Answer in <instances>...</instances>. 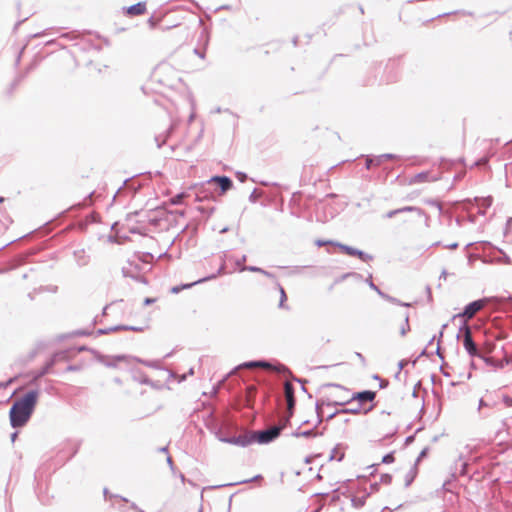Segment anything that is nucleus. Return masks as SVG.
Wrapping results in <instances>:
<instances>
[{"mask_svg":"<svg viewBox=\"0 0 512 512\" xmlns=\"http://www.w3.org/2000/svg\"><path fill=\"white\" fill-rule=\"evenodd\" d=\"M126 359H127L126 356L119 355V356L114 357L113 361L112 362H108L106 365L108 367H116L117 366V364H116L117 361H122V360H126Z\"/></svg>","mask_w":512,"mask_h":512,"instance_id":"33","label":"nucleus"},{"mask_svg":"<svg viewBox=\"0 0 512 512\" xmlns=\"http://www.w3.org/2000/svg\"><path fill=\"white\" fill-rule=\"evenodd\" d=\"M460 333H462L463 347L470 357L481 359L489 367H496L495 360L488 356L491 350L484 351L478 347L472 338L471 328L466 322L460 327Z\"/></svg>","mask_w":512,"mask_h":512,"instance_id":"3","label":"nucleus"},{"mask_svg":"<svg viewBox=\"0 0 512 512\" xmlns=\"http://www.w3.org/2000/svg\"><path fill=\"white\" fill-rule=\"evenodd\" d=\"M240 271H250V272H257L260 273L262 271V268L256 267V266H243Z\"/></svg>","mask_w":512,"mask_h":512,"instance_id":"35","label":"nucleus"},{"mask_svg":"<svg viewBox=\"0 0 512 512\" xmlns=\"http://www.w3.org/2000/svg\"><path fill=\"white\" fill-rule=\"evenodd\" d=\"M186 197V194L184 192L179 193L171 198V203L173 205H180L183 203V199Z\"/></svg>","mask_w":512,"mask_h":512,"instance_id":"28","label":"nucleus"},{"mask_svg":"<svg viewBox=\"0 0 512 512\" xmlns=\"http://www.w3.org/2000/svg\"><path fill=\"white\" fill-rule=\"evenodd\" d=\"M429 173L428 172H421L414 176L413 182L414 183H422L425 181H428Z\"/></svg>","mask_w":512,"mask_h":512,"instance_id":"27","label":"nucleus"},{"mask_svg":"<svg viewBox=\"0 0 512 512\" xmlns=\"http://www.w3.org/2000/svg\"><path fill=\"white\" fill-rule=\"evenodd\" d=\"M475 205L478 208V213L481 215L486 214V210L491 206L492 204V198H475L474 199Z\"/></svg>","mask_w":512,"mask_h":512,"instance_id":"13","label":"nucleus"},{"mask_svg":"<svg viewBox=\"0 0 512 512\" xmlns=\"http://www.w3.org/2000/svg\"><path fill=\"white\" fill-rule=\"evenodd\" d=\"M503 403L507 407H511L512 406V397H510V396H503Z\"/></svg>","mask_w":512,"mask_h":512,"instance_id":"49","label":"nucleus"},{"mask_svg":"<svg viewBox=\"0 0 512 512\" xmlns=\"http://www.w3.org/2000/svg\"><path fill=\"white\" fill-rule=\"evenodd\" d=\"M127 187H128L127 180H125L123 183V186L118 188L117 192L115 193V195L113 197V200H115L118 195H120L122 192H124Z\"/></svg>","mask_w":512,"mask_h":512,"instance_id":"43","label":"nucleus"},{"mask_svg":"<svg viewBox=\"0 0 512 512\" xmlns=\"http://www.w3.org/2000/svg\"><path fill=\"white\" fill-rule=\"evenodd\" d=\"M219 440L224 443L237 445L240 447H247L255 442V437L251 434H241L233 437H219Z\"/></svg>","mask_w":512,"mask_h":512,"instance_id":"5","label":"nucleus"},{"mask_svg":"<svg viewBox=\"0 0 512 512\" xmlns=\"http://www.w3.org/2000/svg\"><path fill=\"white\" fill-rule=\"evenodd\" d=\"M170 119H171V123H170L169 128L166 129L163 133H159L155 136V142H156L158 148L162 147V145H164L166 143L167 139L169 138V136L171 135V133L173 132V130L175 129V127L178 124V119H176L172 116H170Z\"/></svg>","mask_w":512,"mask_h":512,"instance_id":"9","label":"nucleus"},{"mask_svg":"<svg viewBox=\"0 0 512 512\" xmlns=\"http://www.w3.org/2000/svg\"><path fill=\"white\" fill-rule=\"evenodd\" d=\"M39 392L31 390L17 399L10 408V424L13 428L24 426L30 419L38 399Z\"/></svg>","mask_w":512,"mask_h":512,"instance_id":"1","label":"nucleus"},{"mask_svg":"<svg viewBox=\"0 0 512 512\" xmlns=\"http://www.w3.org/2000/svg\"><path fill=\"white\" fill-rule=\"evenodd\" d=\"M487 303V299H479L469 303L463 310L462 313L458 314L457 317H464L467 319H471L475 316V314L480 311L485 304Z\"/></svg>","mask_w":512,"mask_h":512,"instance_id":"6","label":"nucleus"},{"mask_svg":"<svg viewBox=\"0 0 512 512\" xmlns=\"http://www.w3.org/2000/svg\"><path fill=\"white\" fill-rule=\"evenodd\" d=\"M397 156L395 154L386 153L382 155H378L375 157V165L379 166L382 164L383 161L390 160V159H396Z\"/></svg>","mask_w":512,"mask_h":512,"instance_id":"22","label":"nucleus"},{"mask_svg":"<svg viewBox=\"0 0 512 512\" xmlns=\"http://www.w3.org/2000/svg\"><path fill=\"white\" fill-rule=\"evenodd\" d=\"M361 411H362V407L360 406V404L356 403V405H354L350 408H343V409L332 411V413L328 415V419H332L336 415H339V414H348V413L359 414Z\"/></svg>","mask_w":512,"mask_h":512,"instance_id":"14","label":"nucleus"},{"mask_svg":"<svg viewBox=\"0 0 512 512\" xmlns=\"http://www.w3.org/2000/svg\"><path fill=\"white\" fill-rule=\"evenodd\" d=\"M397 214H400L399 212V208L398 209H394V210H391L389 212L386 213L385 217L386 218H393L394 216H396Z\"/></svg>","mask_w":512,"mask_h":512,"instance_id":"47","label":"nucleus"},{"mask_svg":"<svg viewBox=\"0 0 512 512\" xmlns=\"http://www.w3.org/2000/svg\"><path fill=\"white\" fill-rule=\"evenodd\" d=\"M275 370L278 371V372L285 371L286 367L283 366V365H280L278 368H275Z\"/></svg>","mask_w":512,"mask_h":512,"instance_id":"61","label":"nucleus"},{"mask_svg":"<svg viewBox=\"0 0 512 512\" xmlns=\"http://www.w3.org/2000/svg\"><path fill=\"white\" fill-rule=\"evenodd\" d=\"M253 367H261V368H266V369H271L272 368L270 363H268L266 361H263V360H259V361L245 362V363L239 365L236 369H240V368H253Z\"/></svg>","mask_w":512,"mask_h":512,"instance_id":"15","label":"nucleus"},{"mask_svg":"<svg viewBox=\"0 0 512 512\" xmlns=\"http://www.w3.org/2000/svg\"><path fill=\"white\" fill-rule=\"evenodd\" d=\"M260 273L263 274L264 276L276 281L275 276L271 272L262 269V271Z\"/></svg>","mask_w":512,"mask_h":512,"instance_id":"51","label":"nucleus"},{"mask_svg":"<svg viewBox=\"0 0 512 512\" xmlns=\"http://www.w3.org/2000/svg\"><path fill=\"white\" fill-rule=\"evenodd\" d=\"M344 457L343 453H338V449L334 448L330 455V460L336 459L337 461H341Z\"/></svg>","mask_w":512,"mask_h":512,"instance_id":"31","label":"nucleus"},{"mask_svg":"<svg viewBox=\"0 0 512 512\" xmlns=\"http://www.w3.org/2000/svg\"><path fill=\"white\" fill-rule=\"evenodd\" d=\"M394 460H395V458H394L393 453H388L385 456H383L382 463L389 464V463L394 462Z\"/></svg>","mask_w":512,"mask_h":512,"instance_id":"36","label":"nucleus"},{"mask_svg":"<svg viewBox=\"0 0 512 512\" xmlns=\"http://www.w3.org/2000/svg\"><path fill=\"white\" fill-rule=\"evenodd\" d=\"M74 261L76 262L78 267H84L88 265L90 261V256L85 251V249H77L73 252Z\"/></svg>","mask_w":512,"mask_h":512,"instance_id":"12","label":"nucleus"},{"mask_svg":"<svg viewBox=\"0 0 512 512\" xmlns=\"http://www.w3.org/2000/svg\"><path fill=\"white\" fill-rule=\"evenodd\" d=\"M488 404L483 400V399H480L479 400V405H478V410L480 411L483 407H487Z\"/></svg>","mask_w":512,"mask_h":512,"instance_id":"53","label":"nucleus"},{"mask_svg":"<svg viewBox=\"0 0 512 512\" xmlns=\"http://www.w3.org/2000/svg\"><path fill=\"white\" fill-rule=\"evenodd\" d=\"M414 441V436H408L405 440L406 444L412 443Z\"/></svg>","mask_w":512,"mask_h":512,"instance_id":"58","label":"nucleus"},{"mask_svg":"<svg viewBox=\"0 0 512 512\" xmlns=\"http://www.w3.org/2000/svg\"><path fill=\"white\" fill-rule=\"evenodd\" d=\"M246 259V255H243L241 258L237 259L235 263L241 269L244 266L243 264L246 262Z\"/></svg>","mask_w":512,"mask_h":512,"instance_id":"46","label":"nucleus"},{"mask_svg":"<svg viewBox=\"0 0 512 512\" xmlns=\"http://www.w3.org/2000/svg\"><path fill=\"white\" fill-rule=\"evenodd\" d=\"M76 370H77L76 366L70 365V366L67 367V371H76Z\"/></svg>","mask_w":512,"mask_h":512,"instance_id":"63","label":"nucleus"},{"mask_svg":"<svg viewBox=\"0 0 512 512\" xmlns=\"http://www.w3.org/2000/svg\"><path fill=\"white\" fill-rule=\"evenodd\" d=\"M214 183L219 185L222 192H226L233 185L232 180L227 176H213L207 181L208 185H212Z\"/></svg>","mask_w":512,"mask_h":512,"instance_id":"11","label":"nucleus"},{"mask_svg":"<svg viewBox=\"0 0 512 512\" xmlns=\"http://www.w3.org/2000/svg\"><path fill=\"white\" fill-rule=\"evenodd\" d=\"M417 474L418 466H416V464H413V466L410 467L409 471L405 475V487H409L413 483Z\"/></svg>","mask_w":512,"mask_h":512,"instance_id":"18","label":"nucleus"},{"mask_svg":"<svg viewBox=\"0 0 512 512\" xmlns=\"http://www.w3.org/2000/svg\"><path fill=\"white\" fill-rule=\"evenodd\" d=\"M77 334H78V335H81V336H86V335H89V334H90V332H87V331H84V330H83V331H78V332H77Z\"/></svg>","mask_w":512,"mask_h":512,"instance_id":"60","label":"nucleus"},{"mask_svg":"<svg viewBox=\"0 0 512 512\" xmlns=\"http://www.w3.org/2000/svg\"><path fill=\"white\" fill-rule=\"evenodd\" d=\"M375 396H376L375 392L370 391V390H365L362 392L351 394L350 400H352V402L357 401V404H360V406L362 407V405L364 403L372 402L375 399Z\"/></svg>","mask_w":512,"mask_h":512,"instance_id":"10","label":"nucleus"},{"mask_svg":"<svg viewBox=\"0 0 512 512\" xmlns=\"http://www.w3.org/2000/svg\"><path fill=\"white\" fill-rule=\"evenodd\" d=\"M120 330H129V331L141 332V331H143V328L142 327H138V326L120 325Z\"/></svg>","mask_w":512,"mask_h":512,"instance_id":"34","label":"nucleus"},{"mask_svg":"<svg viewBox=\"0 0 512 512\" xmlns=\"http://www.w3.org/2000/svg\"><path fill=\"white\" fill-rule=\"evenodd\" d=\"M53 364H54L53 360H51L49 363H47V365L39 373V376H43L46 373H48L49 369L53 366Z\"/></svg>","mask_w":512,"mask_h":512,"instance_id":"41","label":"nucleus"},{"mask_svg":"<svg viewBox=\"0 0 512 512\" xmlns=\"http://www.w3.org/2000/svg\"><path fill=\"white\" fill-rule=\"evenodd\" d=\"M427 452H428V448H424L420 452L419 456L417 457V459H416V461L414 463V464H416V466H418V463L421 461V459L424 458L427 455Z\"/></svg>","mask_w":512,"mask_h":512,"instance_id":"42","label":"nucleus"},{"mask_svg":"<svg viewBox=\"0 0 512 512\" xmlns=\"http://www.w3.org/2000/svg\"><path fill=\"white\" fill-rule=\"evenodd\" d=\"M356 356L358 357V359H360L362 362L365 361V358L363 357V355L361 353H356Z\"/></svg>","mask_w":512,"mask_h":512,"instance_id":"62","label":"nucleus"},{"mask_svg":"<svg viewBox=\"0 0 512 512\" xmlns=\"http://www.w3.org/2000/svg\"><path fill=\"white\" fill-rule=\"evenodd\" d=\"M372 165H375V158L367 157L366 158V168L370 169Z\"/></svg>","mask_w":512,"mask_h":512,"instance_id":"48","label":"nucleus"},{"mask_svg":"<svg viewBox=\"0 0 512 512\" xmlns=\"http://www.w3.org/2000/svg\"><path fill=\"white\" fill-rule=\"evenodd\" d=\"M446 276H447V272H446V270H443L441 272L440 278L446 279Z\"/></svg>","mask_w":512,"mask_h":512,"instance_id":"64","label":"nucleus"},{"mask_svg":"<svg viewBox=\"0 0 512 512\" xmlns=\"http://www.w3.org/2000/svg\"><path fill=\"white\" fill-rule=\"evenodd\" d=\"M329 387L333 388L330 396L327 399H321L316 403V413L319 418V422L322 421V417L325 414L324 407L332 406H345L346 404H352L351 393L348 389L338 384H329Z\"/></svg>","mask_w":512,"mask_h":512,"instance_id":"2","label":"nucleus"},{"mask_svg":"<svg viewBox=\"0 0 512 512\" xmlns=\"http://www.w3.org/2000/svg\"><path fill=\"white\" fill-rule=\"evenodd\" d=\"M146 11L145 2H138L134 5H131L127 8V13L130 15H142Z\"/></svg>","mask_w":512,"mask_h":512,"instance_id":"16","label":"nucleus"},{"mask_svg":"<svg viewBox=\"0 0 512 512\" xmlns=\"http://www.w3.org/2000/svg\"><path fill=\"white\" fill-rule=\"evenodd\" d=\"M281 433V427L271 426L265 430L255 431L252 436L255 437V442L260 444H268L275 440Z\"/></svg>","mask_w":512,"mask_h":512,"instance_id":"4","label":"nucleus"},{"mask_svg":"<svg viewBox=\"0 0 512 512\" xmlns=\"http://www.w3.org/2000/svg\"><path fill=\"white\" fill-rule=\"evenodd\" d=\"M334 246L338 247L342 252L346 253L347 254V251L349 250V247L348 245H345V244H342V243H339V242H334Z\"/></svg>","mask_w":512,"mask_h":512,"instance_id":"40","label":"nucleus"},{"mask_svg":"<svg viewBox=\"0 0 512 512\" xmlns=\"http://www.w3.org/2000/svg\"><path fill=\"white\" fill-rule=\"evenodd\" d=\"M293 437H305V438H309V437H312V436H315L316 433L314 432L313 429H310V430H306V431H299V430H296L294 432H292L291 434Z\"/></svg>","mask_w":512,"mask_h":512,"instance_id":"24","label":"nucleus"},{"mask_svg":"<svg viewBox=\"0 0 512 512\" xmlns=\"http://www.w3.org/2000/svg\"><path fill=\"white\" fill-rule=\"evenodd\" d=\"M153 302H155V299H153V298H146V299L144 300V305H150V304H152Z\"/></svg>","mask_w":512,"mask_h":512,"instance_id":"56","label":"nucleus"},{"mask_svg":"<svg viewBox=\"0 0 512 512\" xmlns=\"http://www.w3.org/2000/svg\"><path fill=\"white\" fill-rule=\"evenodd\" d=\"M350 276H353V277H360V275H359V274H357V273H353V272H350V273H346V274L342 275V276H341V278H340V281H343V280L347 279V278H348V277H350Z\"/></svg>","mask_w":512,"mask_h":512,"instance_id":"50","label":"nucleus"},{"mask_svg":"<svg viewBox=\"0 0 512 512\" xmlns=\"http://www.w3.org/2000/svg\"><path fill=\"white\" fill-rule=\"evenodd\" d=\"M367 283H368L369 287H370L371 289H373L374 291H376V292H377V294H378L379 296H380V293H383V291H382V290H380V289H379V287H378V286H376V285L373 283V281L371 280V276L369 277V279H367Z\"/></svg>","mask_w":512,"mask_h":512,"instance_id":"38","label":"nucleus"},{"mask_svg":"<svg viewBox=\"0 0 512 512\" xmlns=\"http://www.w3.org/2000/svg\"><path fill=\"white\" fill-rule=\"evenodd\" d=\"M138 361L141 362L142 364L148 366V367H152V368H158L159 367L158 361H143V360H138Z\"/></svg>","mask_w":512,"mask_h":512,"instance_id":"39","label":"nucleus"},{"mask_svg":"<svg viewBox=\"0 0 512 512\" xmlns=\"http://www.w3.org/2000/svg\"><path fill=\"white\" fill-rule=\"evenodd\" d=\"M399 212H400V214L405 213V212H416L419 216L424 215V211L421 208L416 207V206H405V207L399 208Z\"/></svg>","mask_w":512,"mask_h":512,"instance_id":"25","label":"nucleus"},{"mask_svg":"<svg viewBox=\"0 0 512 512\" xmlns=\"http://www.w3.org/2000/svg\"><path fill=\"white\" fill-rule=\"evenodd\" d=\"M261 478H262V476H261V475H256V476H254V477H253V478H251V479H246V480L238 481L236 484H245V483H250V482H252V481H256V480H259V479H261Z\"/></svg>","mask_w":512,"mask_h":512,"instance_id":"44","label":"nucleus"},{"mask_svg":"<svg viewBox=\"0 0 512 512\" xmlns=\"http://www.w3.org/2000/svg\"><path fill=\"white\" fill-rule=\"evenodd\" d=\"M446 248L448 249H456L458 247V243L457 242H454V243H451L447 246H445Z\"/></svg>","mask_w":512,"mask_h":512,"instance_id":"57","label":"nucleus"},{"mask_svg":"<svg viewBox=\"0 0 512 512\" xmlns=\"http://www.w3.org/2000/svg\"><path fill=\"white\" fill-rule=\"evenodd\" d=\"M401 317L403 318L404 324L400 328V334L401 336H405L410 331V325H409V313L404 312L401 314Z\"/></svg>","mask_w":512,"mask_h":512,"instance_id":"20","label":"nucleus"},{"mask_svg":"<svg viewBox=\"0 0 512 512\" xmlns=\"http://www.w3.org/2000/svg\"><path fill=\"white\" fill-rule=\"evenodd\" d=\"M118 330H120V325L112 326V327L105 328V329H98L97 330V335L109 334L111 332H115V331H118Z\"/></svg>","mask_w":512,"mask_h":512,"instance_id":"29","label":"nucleus"},{"mask_svg":"<svg viewBox=\"0 0 512 512\" xmlns=\"http://www.w3.org/2000/svg\"><path fill=\"white\" fill-rule=\"evenodd\" d=\"M276 286H277V288L279 290V293H280L279 307L282 308V309L287 308L285 306V302L287 300V296H286L285 290L277 281H276Z\"/></svg>","mask_w":512,"mask_h":512,"instance_id":"23","label":"nucleus"},{"mask_svg":"<svg viewBox=\"0 0 512 512\" xmlns=\"http://www.w3.org/2000/svg\"><path fill=\"white\" fill-rule=\"evenodd\" d=\"M503 262L505 264H511L512 263L510 257L508 255H506V254L503 255Z\"/></svg>","mask_w":512,"mask_h":512,"instance_id":"54","label":"nucleus"},{"mask_svg":"<svg viewBox=\"0 0 512 512\" xmlns=\"http://www.w3.org/2000/svg\"><path fill=\"white\" fill-rule=\"evenodd\" d=\"M380 482L383 484H390L392 482V476L390 474H382Z\"/></svg>","mask_w":512,"mask_h":512,"instance_id":"37","label":"nucleus"},{"mask_svg":"<svg viewBox=\"0 0 512 512\" xmlns=\"http://www.w3.org/2000/svg\"><path fill=\"white\" fill-rule=\"evenodd\" d=\"M255 193H256V189L252 192V194L250 195V201L254 202L256 201V196H255Z\"/></svg>","mask_w":512,"mask_h":512,"instance_id":"59","label":"nucleus"},{"mask_svg":"<svg viewBox=\"0 0 512 512\" xmlns=\"http://www.w3.org/2000/svg\"><path fill=\"white\" fill-rule=\"evenodd\" d=\"M447 327V324H444L442 326V330L440 331L439 333V339H438V343H437V348H436V354L442 359L443 356L441 354V351H440V339L442 338L443 336V330Z\"/></svg>","mask_w":512,"mask_h":512,"instance_id":"32","label":"nucleus"},{"mask_svg":"<svg viewBox=\"0 0 512 512\" xmlns=\"http://www.w3.org/2000/svg\"><path fill=\"white\" fill-rule=\"evenodd\" d=\"M224 267H225V264L222 263V265L220 266V268L218 269V271L215 274L203 277V278L198 279V280H196V281H194L192 283L183 284V285H180V286H174V287H172L171 292L174 293V294H177V293H179L183 289H188V288H191V287H193V286H195L197 284H200V283H203V282L215 279L217 276L221 275L224 272Z\"/></svg>","mask_w":512,"mask_h":512,"instance_id":"7","label":"nucleus"},{"mask_svg":"<svg viewBox=\"0 0 512 512\" xmlns=\"http://www.w3.org/2000/svg\"><path fill=\"white\" fill-rule=\"evenodd\" d=\"M292 416H290V412H287V415L282 416L279 419V423L277 425H274L275 427H281V431L290 423V419Z\"/></svg>","mask_w":512,"mask_h":512,"instance_id":"26","label":"nucleus"},{"mask_svg":"<svg viewBox=\"0 0 512 512\" xmlns=\"http://www.w3.org/2000/svg\"><path fill=\"white\" fill-rule=\"evenodd\" d=\"M347 255L357 256V257H359L364 262L372 260V256L371 255L365 253L362 250H359L357 248L351 247V246L349 247V250L347 251Z\"/></svg>","mask_w":512,"mask_h":512,"instance_id":"17","label":"nucleus"},{"mask_svg":"<svg viewBox=\"0 0 512 512\" xmlns=\"http://www.w3.org/2000/svg\"><path fill=\"white\" fill-rule=\"evenodd\" d=\"M367 500V495L356 496L351 499L352 505L355 508H361L365 505Z\"/></svg>","mask_w":512,"mask_h":512,"instance_id":"21","label":"nucleus"},{"mask_svg":"<svg viewBox=\"0 0 512 512\" xmlns=\"http://www.w3.org/2000/svg\"><path fill=\"white\" fill-rule=\"evenodd\" d=\"M284 395L287 403V412H290V416H293L296 401L294 396V386L289 381L284 383Z\"/></svg>","mask_w":512,"mask_h":512,"instance_id":"8","label":"nucleus"},{"mask_svg":"<svg viewBox=\"0 0 512 512\" xmlns=\"http://www.w3.org/2000/svg\"><path fill=\"white\" fill-rule=\"evenodd\" d=\"M170 71H172V69H171V67H169L168 65H160V66L157 68V70H156V72H155L154 76H155V77H158V76H160L161 74H163V73H168V72H170Z\"/></svg>","mask_w":512,"mask_h":512,"instance_id":"30","label":"nucleus"},{"mask_svg":"<svg viewBox=\"0 0 512 512\" xmlns=\"http://www.w3.org/2000/svg\"><path fill=\"white\" fill-rule=\"evenodd\" d=\"M148 23H149L150 27H152V28H154L157 24V22L154 20L153 17L149 18Z\"/></svg>","mask_w":512,"mask_h":512,"instance_id":"55","label":"nucleus"},{"mask_svg":"<svg viewBox=\"0 0 512 512\" xmlns=\"http://www.w3.org/2000/svg\"><path fill=\"white\" fill-rule=\"evenodd\" d=\"M380 297L392 304H395V305H398V306H404V307H410L411 304L410 303H406V302H402L401 300L395 298V297H392L390 296L389 294L387 293H380Z\"/></svg>","mask_w":512,"mask_h":512,"instance_id":"19","label":"nucleus"},{"mask_svg":"<svg viewBox=\"0 0 512 512\" xmlns=\"http://www.w3.org/2000/svg\"><path fill=\"white\" fill-rule=\"evenodd\" d=\"M130 507H131V509H133V510H135V511H138V512H145L144 510L140 509V508L137 506V504H136V503H134V502H131V503H130Z\"/></svg>","mask_w":512,"mask_h":512,"instance_id":"52","label":"nucleus"},{"mask_svg":"<svg viewBox=\"0 0 512 512\" xmlns=\"http://www.w3.org/2000/svg\"><path fill=\"white\" fill-rule=\"evenodd\" d=\"M334 242L335 241H332V240H328V241L317 240L316 241V245L319 246V247L324 246V245H334Z\"/></svg>","mask_w":512,"mask_h":512,"instance_id":"45","label":"nucleus"}]
</instances>
